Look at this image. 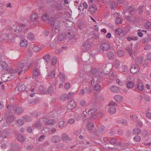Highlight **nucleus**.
I'll list each match as a JSON object with an SVG mask.
<instances>
[{
    "instance_id": "nucleus-8",
    "label": "nucleus",
    "mask_w": 151,
    "mask_h": 151,
    "mask_svg": "<svg viewBox=\"0 0 151 151\" xmlns=\"http://www.w3.org/2000/svg\"><path fill=\"white\" fill-rule=\"evenodd\" d=\"M60 138L58 135L53 136L51 139V141L53 143H57L60 142Z\"/></svg>"
},
{
    "instance_id": "nucleus-18",
    "label": "nucleus",
    "mask_w": 151,
    "mask_h": 151,
    "mask_svg": "<svg viewBox=\"0 0 151 151\" xmlns=\"http://www.w3.org/2000/svg\"><path fill=\"white\" fill-rule=\"evenodd\" d=\"M89 11L91 13H94L96 10V6L95 5H91L89 7Z\"/></svg>"
},
{
    "instance_id": "nucleus-17",
    "label": "nucleus",
    "mask_w": 151,
    "mask_h": 151,
    "mask_svg": "<svg viewBox=\"0 0 151 151\" xmlns=\"http://www.w3.org/2000/svg\"><path fill=\"white\" fill-rule=\"evenodd\" d=\"M7 66V63L4 61L0 62V70H2Z\"/></svg>"
},
{
    "instance_id": "nucleus-31",
    "label": "nucleus",
    "mask_w": 151,
    "mask_h": 151,
    "mask_svg": "<svg viewBox=\"0 0 151 151\" xmlns=\"http://www.w3.org/2000/svg\"><path fill=\"white\" fill-rule=\"evenodd\" d=\"M51 56L49 54L46 55L43 58V59L48 63L50 60Z\"/></svg>"
},
{
    "instance_id": "nucleus-24",
    "label": "nucleus",
    "mask_w": 151,
    "mask_h": 151,
    "mask_svg": "<svg viewBox=\"0 0 151 151\" xmlns=\"http://www.w3.org/2000/svg\"><path fill=\"white\" fill-rule=\"evenodd\" d=\"M9 135V132L6 131H3L2 132L1 136L3 138H6Z\"/></svg>"
},
{
    "instance_id": "nucleus-58",
    "label": "nucleus",
    "mask_w": 151,
    "mask_h": 151,
    "mask_svg": "<svg viewBox=\"0 0 151 151\" xmlns=\"http://www.w3.org/2000/svg\"><path fill=\"white\" fill-rule=\"evenodd\" d=\"M116 139L114 138H111L110 141V143L112 145H114L116 143Z\"/></svg>"
},
{
    "instance_id": "nucleus-15",
    "label": "nucleus",
    "mask_w": 151,
    "mask_h": 151,
    "mask_svg": "<svg viewBox=\"0 0 151 151\" xmlns=\"http://www.w3.org/2000/svg\"><path fill=\"white\" fill-rule=\"evenodd\" d=\"M121 62L119 60H116L114 61L113 66L116 68H118L120 65Z\"/></svg>"
},
{
    "instance_id": "nucleus-41",
    "label": "nucleus",
    "mask_w": 151,
    "mask_h": 151,
    "mask_svg": "<svg viewBox=\"0 0 151 151\" xmlns=\"http://www.w3.org/2000/svg\"><path fill=\"white\" fill-rule=\"evenodd\" d=\"M141 132L140 129L138 128L134 129L132 131L133 134H138Z\"/></svg>"
},
{
    "instance_id": "nucleus-57",
    "label": "nucleus",
    "mask_w": 151,
    "mask_h": 151,
    "mask_svg": "<svg viewBox=\"0 0 151 151\" xmlns=\"http://www.w3.org/2000/svg\"><path fill=\"white\" fill-rule=\"evenodd\" d=\"M67 98V95L66 94H64L62 95L60 97V99L61 101H64Z\"/></svg>"
},
{
    "instance_id": "nucleus-61",
    "label": "nucleus",
    "mask_w": 151,
    "mask_h": 151,
    "mask_svg": "<svg viewBox=\"0 0 151 151\" xmlns=\"http://www.w3.org/2000/svg\"><path fill=\"white\" fill-rule=\"evenodd\" d=\"M119 124H122L123 125H126L127 124V121L124 120H119L118 121Z\"/></svg>"
},
{
    "instance_id": "nucleus-50",
    "label": "nucleus",
    "mask_w": 151,
    "mask_h": 151,
    "mask_svg": "<svg viewBox=\"0 0 151 151\" xmlns=\"http://www.w3.org/2000/svg\"><path fill=\"white\" fill-rule=\"evenodd\" d=\"M49 17L48 14H43L42 16V18L43 21H45L47 20L48 19Z\"/></svg>"
},
{
    "instance_id": "nucleus-45",
    "label": "nucleus",
    "mask_w": 151,
    "mask_h": 151,
    "mask_svg": "<svg viewBox=\"0 0 151 151\" xmlns=\"http://www.w3.org/2000/svg\"><path fill=\"white\" fill-rule=\"evenodd\" d=\"M101 86L99 84H96L95 85L94 87V89L96 91H99L101 88Z\"/></svg>"
},
{
    "instance_id": "nucleus-59",
    "label": "nucleus",
    "mask_w": 151,
    "mask_h": 151,
    "mask_svg": "<svg viewBox=\"0 0 151 151\" xmlns=\"http://www.w3.org/2000/svg\"><path fill=\"white\" fill-rule=\"evenodd\" d=\"M60 30V26L58 25H57L55 26L54 31L55 33H58Z\"/></svg>"
},
{
    "instance_id": "nucleus-16",
    "label": "nucleus",
    "mask_w": 151,
    "mask_h": 151,
    "mask_svg": "<svg viewBox=\"0 0 151 151\" xmlns=\"http://www.w3.org/2000/svg\"><path fill=\"white\" fill-rule=\"evenodd\" d=\"M38 14L36 13H33L31 15L30 18L32 21H34L36 20L38 18Z\"/></svg>"
},
{
    "instance_id": "nucleus-9",
    "label": "nucleus",
    "mask_w": 151,
    "mask_h": 151,
    "mask_svg": "<svg viewBox=\"0 0 151 151\" xmlns=\"http://www.w3.org/2000/svg\"><path fill=\"white\" fill-rule=\"evenodd\" d=\"M109 45L106 43L102 44L101 46V48L104 50H107L110 49Z\"/></svg>"
},
{
    "instance_id": "nucleus-47",
    "label": "nucleus",
    "mask_w": 151,
    "mask_h": 151,
    "mask_svg": "<svg viewBox=\"0 0 151 151\" xmlns=\"http://www.w3.org/2000/svg\"><path fill=\"white\" fill-rule=\"evenodd\" d=\"M144 27L147 29H149L151 27V22H147L144 24Z\"/></svg>"
},
{
    "instance_id": "nucleus-56",
    "label": "nucleus",
    "mask_w": 151,
    "mask_h": 151,
    "mask_svg": "<svg viewBox=\"0 0 151 151\" xmlns=\"http://www.w3.org/2000/svg\"><path fill=\"white\" fill-rule=\"evenodd\" d=\"M123 21V19L120 17H118L116 19L115 21L116 23L118 24H120L122 23Z\"/></svg>"
},
{
    "instance_id": "nucleus-60",
    "label": "nucleus",
    "mask_w": 151,
    "mask_h": 151,
    "mask_svg": "<svg viewBox=\"0 0 151 151\" xmlns=\"http://www.w3.org/2000/svg\"><path fill=\"white\" fill-rule=\"evenodd\" d=\"M99 117L97 114H96L95 115L93 114L91 116V119L92 121L98 118Z\"/></svg>"
},
{
    "instance_id": "nucleus-38",
    "label": "nucleus",
    "mask_w": 151,
    "mask_h": 151,
    "mask_svg": "<svg viewBox=\"0 0 151 151\" xmlns=\"http://www.w3.org/2000/svg\"><path fill=\"white\" fill-rule=\"evenodd\" d=\"M144 86L143 84L142 83H139L137 85V88L140 91H142L144 88Z\"/></svg>"
},
{
    "instance_id": "nucleus-52",
    "label": "nucleus",
    "mask_w": 151,
    "mask_h": 151,
    "mask_svg": "<svg viewBox=\"0 0 151 151\" xmlns=\"http://www.w3.org/2000/svg\"><path fill=\"white\" fill-rule=\"evenodd\" d=\"M134 140L136 142H139L141 140L140 137L138 135H136L134 138Z\"/></svg>"
},
{
    "instance_id": "nucleus-26",
    "label": "nucleus",
    "mask_w": 151,
    "mask_h": 151,
    "mask_svg": "<svg viewBox=\"0 0 151 151\" xmlns=\"http://www.w3.org/2000/svg\"><path fill=\"white\" fill-rule=\"evenodd\" d=\"M136 62L137 64H141L143 60V58L142 57H139L136 59Z\"/></svg>"
},
{
    "instance_id": "nucleus-49",
    "label": "nucleus",
    "mask_w": 151,
    "mask_h": 151,
    "mask_svg": "<svg viewBox=\"0 0 151 151\" xmlns=\"http://www.w3.org/2000/svg\"><path fill=\"white\" fill-rule=\"evenodd\" d=\"M7 120L9 122H12L14 120V116L12 115H9L7 117Z\"/></svg>"
},
{
    "instance_id": "nucleus-29",
    "label": "nucleus",
    "mask_w": 151,
    "mask_h": 151,
    "mask_svg": "<svg viewBox=\"0 0 151 151\" xmlns=\"http://www.w3.org/2000/svg\"><path fill=\"white\" fill-rule=\"evenodd\" d=\"M40 74V70L38 69H35L33 71V76L35 77H38Z\"/></svg>"
},
{
    "instance_id": "nucleus-25",
    "label": "nucleus",
    "mask_w": 151,
    "mask_h": 151,
    "mask_svg": "<svg viewBox=\"0 0 151 151\" xmlns=\"http://www.w3.org/2000/svg\"><path fill=\"white\" fill-rule=\"evenodd\" d=\"M33 49L35 52H37L42 49L41 46L39 45H35L33 47Z\"/></svg>"
},
{
    "instance_id": "nucleus-42",
    "label": "nucleus",
    "mask_w": 151,
    "mask_h": 151,
    "mask_svg": "<svg viewBox=\"0 0 151 151\" xmlns=\"http://www.w3.org/2000/svg\"><path fill=\"white\" fill-rule=\"evenodd\" d=\"M117 5V4L116 2H112L110 4V8L114 9L115 8H116Z\"/></svg>"
},
{
    "instance_id": "nucleus-40",
    "label": "nucleus",
    "mask_w": 151,
    "mask_h": 151,
    "mask_svg": "<svg viewBox=\"0 0 151 151\" xmlns=\"http://www.w3.org/2000/svg\"><path fill=\"white\" fill-rule=\"evenodd\" d=\"M121 71L123 72H127L129 70V67L127 66L124 65L122 66Z\"/></svg>"
},
{
    "instance_id": "nucleus-5",
    "label": "nucleus",
    "mask_w": 151,
    "mask_h": 151,
    "mask_svg": "<svg viewBox=\"0 0 151 151\" xmlns=\"http://www.w3.org/2000/svg\"><path fill=\"white\" fill-rule=\"evenodd\" d=\"M139 68L137 64L133 65L130 69V72L133 74H134L139 72Z\"/></svg>"
},
{
    "instance_id": "nucleus-48",
    "label": "nucleus",
    "mask_w": 151,
    "mask_h": 151,
    "mask_svg": "<svg viewBox=\"0 0 151 151\" xmlns=\"http://www.w3.org/2000/svg\"><path fill=\"white\" fill-rule=\"evenodd\" d=\"M23 119L26 122H29L32 120L31 117L27 116H24Z\"/></svg>"
},
{
    "instance_id": "nucleus-10",
    "label": "nucleus",
    "mask_w": 151,
    "mask_h": 151,
    "mask_svg": "<svg viewBox=\"0 0 151 151\" xmlns=\"http://www.w3.org/2000/svg\"><path fill=\"white\" fill-rule=\"evenodd\" d=\"M90 45L89 44H88L86 42L84 43L83 46L81 47V48L84 52L88 51L90 48Z\"/></svg>"
},
{
    "instance_id": "nucleus-2",
    "label": "nucleus",
    "mask_w": 151,
    "mask_h": 151,
    "mask_svg": "<svg viewBox=\"0 0 151 151\" xmlns=\"http://www.w3.org/2000/svg\"><path fill=\"white\" fill-rule=\"evenodd\" d=\"M90 74L92 76H95L96 77L99 76L103 77L105 76V74L102 71H98L96 68L92 69L90 72Z\"/></svg>"
},
{
    "instance_id": "nucleus-13",
    "label": "nucleus",
    "mask_w": 151,
    "mask_h": 151,
    "mask_svg": "<svg viewBox=\"0 0 151 151\" xmlns=\"http://www.w3.org/2000/svg\"><path fill=\"white\" fill-rule=\"evenodd\" d=\"M110 89L111 92L114 93H117L120 91L119 88L115 86H111L110 87Z\"/></svg>"
},
{
    "instance_id": "nucleus-21",
    "label": "nucleus",
    "mask_w": 151,
    "mask_h": 151,
    "mask_svg": "<svg viewBox=\"0 0 151 151\" xmlns=\"http://www.w3.org/2000/svg\"><path fill=\"white\" fill-rule=\"evenodd\" d=\"M108 112L111 114H114L116 111V109L115 107L111 106L108 109Z\"/></svg>"
},
{
    "instance_id": "nucleus-51",
    "label": "nucleus",
    "mask_w": 151,
    "mask_h": 151,
    "mask_svg": "<svg viewBox=\"0 0 151 151\" xmlns=\"http://www.w3.org/2000/svg\"><path fill=\"white\" fill-rule=\"evenodd\" d=\"M57 61V58L54 57L52 58V61L51 63V65H54L56 63Z\"/></svg>"
},
{
    "instance_id": "nucleus-63",
    "label": "nucleus",
    "mask_w": 151,
    "mask_h": 151,
    "mask_svg": "<svg viewBox=\"0 0 151 151\" xmlns=\"http://www.w3.org/2000/svg\"><path fill=\"white\" fill-rule=\"evenodd\" d=\"M97 111V109H90L88 111V114H91L93 113L96 112Z\"/></svg>"
},
{
    "instance_id": "nucleus-62",
    "label": "nucleus",
    "mask_w": 151,
    "mask_h": 151,
    "mask_svg": "<svg viewBox=\"0 0 151 151\" xmlns=\"http://www.w3.org/2000/svg\"><path fill=\"white\" fill-rule=\"evenodd\" d=\"M17 123L19 126L22 125L24 124V122L21 119H18L17 120Z\"/></svg>"
},
{
    "instance_id": "nucleus-53",
    "label": "nucleus",
    "mask_w": 151,
    "mask_h": 151,
    "mask_svg": "<svg viewBox=\"0 0 151 151\" xmlns=\"http://www.w3.org/2000/svg\"><path fill=\"white\" fill-rule=\"evenodd\" d=\"M86 93H90L91 92L92 88L91 87H86L85 88Z\"/></svg>"
},
{
    "instance_id": "nucleus-4",
    "label": "nucleus",
    "mask_w": 151,
    "mask_h": 151,
    "mask_svg": "<svg viewBox=\"0 0 151 151\" xmlns=\"http://www.w3.org/2000/svg\"><path fill=\"white\" fill-rule=\"evenodd\" d=\"M40 93L41 94H45L47 93L51 94L54 92V90L52 86H50L47 89V92L46 91V89L44 88L43 86H40Z\"/></svg>"
},
{
    "instance_id": "nucleus-36",
    "label": "nucleus",
    "mask_w": 151,
    "mask_h": 151,
    "mask_svg": "<svg viewBox=\"0 0 151 151\" xmlns=\"http://www.w3.org/2000/svg\"><path fill=\"white\" fill-rule=\"evenodd\" d=\"M66 125L65 122L63 121H60L58 124V125L59 128L63 127Z\"/></svg>"
},
{
    "instance_id": "nucleus-37",
    "label": "nucleus",
    "mask_w": 151,
    "mask_h": 151,
    "mask_svg": "<svg viewBox=\"0 0 151 151\" xmlns=\"http://www.w3.org/2000/svg\"><path fill=\"white\" fill-rule=\"evenodd\" d=\"M124 55V51L121 50H118L117 51V55L119 57H122Z\"/></svg>"
},
{
    "instance_id": "nucleus-30",
    "label": "nucleus",
    "mask_w": 151,
    "mask_h": 151,
    "mask_svg": "<svg viewBox=\"0 0 151 151\" xmlns=\"http://www.w3.org/2000/svg\"><path fill=\"white\" fill-rule=\"evenodd\" d=\"M58 77L63 83L65 81V77L61 72H59Z\"/></svg>"
},
{
    "instance_id": "nucleus-43",
    "label": "nucleus",
    "mask_w": 151,
    "mask_h": 151,
    "mask_svg": "<svg viewBox=\"0 0 151 151\" xmlns=\"http://www.w3.org/2000/svg\"><path fill=\"white\" fill-rule=\"evenodd\" d=\"M49 23L52 25H54L55 24V20L54 18H50L48 19Z\"/></svg>"
},
{
    "instance_id": "nucleus-34",
    "label": "nucleus",
    "mask_w": 151,
    "mask_h": 151,
    "mask_svg": "<svg viewBox=\"0 0 151 151\" xmlns=\"http://www.w3.org/2000/svg\"><path fill=\"white\" fill-rule=\"evenodd\" d=\"M123 31L122 28H118L115 30V33L116 34L120 35L123 32Z\"/></svg>"
},
{
    "instance_id": "nucleus-14",
    "label": "nucleus",
    "mask_w": 151,
    "mask_h": 151,
    "mask_svg": "<svg viewBox=\"0 0 151 151\" xmlns=\"http://www.w3.org/2000/svg\"><path fill=\"white\" fill-rule=\"evenodd\" d=\"M56 123V121L53 119H51L45 122V124L48 125H54Z\"/></svg>"
},
{
    "instance_id": "nucleus-32",
    "label": "nucleus",
    "mask_w": 151,
    "mask_h": 151,
    "mask_svg": "<svg viewBox=\"0 0 151 151\" xmlns=\"http://www.w3.org/2000/svg\"><path fill=\"white\" fill-rule=\"evenodd\" d=\"M61 139L63 141H67L69 140V137L67 134H63L62 135Z\"/></svg>"
},
{
    "instance_id": "nucleus-28",
    "label": "nucleus",
    "mask_w": 151,
    "mask_h": 151,
    "mask_svg": "<svg viewBox=\"0 0 151 151\" xmlns=\"http://www.w3.org/2000/svg\"><path fill=\"white\" fill-rule=\"evenodd\" d=\"M74 36V35L72 32H68L66 35L67 38H68L69 40L73 38Z\"/></svg>"
},
{
    "instance_id": "nucleus-27",
    "label": "nucleus",
    "mask_w": 151,
    "mask_h": 151,
    "mask_svg": "<svg viewBox=\"0 0 151 151\" xmlns=\"http://www.w3.org/2000/svg\"><path fill=\"white\" fill-rule=\"evenodd\" d=\"M18 91L20 92L24 91L26 89V87L24 85H20L18 87Z\"/></svg>"
},
{
    "instance_id": "nucleus-39",
    "label": "nucleus",
    "mask_w": 151,
    "mask_h": 151,
    "mask_svg": "<svg viewBox=\"0 0 151 151\" xmlns=\"http://www.w3.org/2000/svg\"><path fill=\"white\" fill-rule=\"evenodd\" d=\"M65 38V34H62L61 35H58V40L61 41L63 40Z\"/></svg>"
},
{
    "instance_id": "nucleus-12",
    "label": "nucleus",
    "mask_w": 151,
    "mask_h": 151,
    "mask_svg": "<svg viewBox=\"0 0 151 151\" xmlns=\"http://www.w3.org/2000/svg\"><path fill=\"white\" fill-rule=\"evenodd\" d=\"M114 99L116 101L120 102L122 101L123 98L121 95H116L114 97Z\"/></svg>"
},
{
    "instance_id": "nucleus-64",
    "label": "nucleus",
    "mask_w": 151,
    "mask_h": 151,
    "mask_svg": "<svg viewBox=\"0 0 151 151\" xmlns=\"http://www.w3.org/2000/svg\"><path fill=\"white\" fill-rule=\"evenodd\" d=\"M45 137L44 135L41 136L38 139V141L39 142L43 141L45 139Z\"/></svg>"
},
{
    "instance_id": "nucleus-55",
    "label": "nucleus",
    "mask_w": 151,
    "mask_h": 151,
    "mask_svg": "<svg viewBox=\"0 0 151 151\" xmlns=\"http://www.w3.org/2000/svg\"><path fill=\"white\" fill-rule=\"evenodd\" d=\"M99 131L102 132L105 131L106 130L105 127L103 126H99L98 128Z\"/></svg>"
},
{
    "instance_id": "nucleus-33",
    "label": "nucleus",
    "mask_w": 151,
    "mask_h": 151,
    "mask_svg": "<svg viewBox=\"0 0 151 151\" xmlns=\"http://www.w3.org/2000/svg\"><path fill=\"white\" fill-rule=\"evenodd\" d=\"M27 37L28 39L30 41H33L35 40L34 36L32 33H29Z\"/></svg>"
},
{
    "instance_id": "nucleus-7",
    "label": "nucleus",
    "mask_w": 151,
    "mask_h": 151,
    "mask_svg": "<svg viewBox=\"0 0 151 151\" xmlns=\"http://www.w3.org/2000/svg\"><path fill=\"white\" fill-rule=\"evenodd\" d=\"M87 4L86 2L81 3L78 6V9L81 12L83 11L84 9H87Z\"/></svg>"
},
{
    "instance_id": "nucleus-11",
    "label": "nucleus",
    "mask_w": 151,
    "mask_h": 151,
    "mask_svg": "<svg viewBox=\"0 0 151 151\" xmlns=\"http://www.w3.org/2000/svg\"><path fill=\"white\" fill-rule=\"evenodd\" d=\"M125 19L128 21L130 22H134L136 21V18L134 16L129 17L126 16L125 17Z\"/></svg>"
},
{
    "instance_id": "nucleus-3",
    "label": "nucleus",
    "mask_w": 151,
    "mask_h": 151,
    "mask_svg": "<svg viewBox=\"0 0 151 151\" xmlns=\"http://www.w3.org/2000/svg\"><path fill=\"white\" fill-rule=\"evenodd\" d=\"M7 108H10V109L12 110H14L15 114H18L22 113L23 110L22 108L18 107L17 106H10L8 105L6 107Z\"/></svg>"
},
{
    "instance_id": "nucleus-46",
    "label": "nucleus",
    "mask_w": 151,
    "mask_h": 151,
    "mask_svg": "<svg viewBox=\"0 0 151 151\" xmlns=\"http://www.w3.org/2000/svg\"><path fill=\"white\" fill-rule=\"evenodd\" d=\"M17 139L20 142H22L24 139L23 136L20 134H18L17 135Z\"/></svg>"
},
{
    "instance_id": "nucleus-35",
    "label": "nucleus",
    "mask_w": 151,
    "mask_h": 151,
    "mask_svg": "<svg viewBox=\"0 0 151 151\" xmlns=\"http://www.w3.org/2000/svg\"><path fill=\"white\" fill-rule=\"evenodd\" d=\"M107 56L110 59H112L114 58V53L112 52H109L107 54Z\"/></svg>"
},
{
    "instance_id": "nucleus-23",
    "label": "nucleus",
    "mask_w": 151,
    "mask_h": 151,
    "mask_svg": "<svg viewBox=\"0 0 151 151\" xmlns=\"http://www.w3.org/2000/svg\"><path fill=\"white\" fill-rule=\"evenodd\" d=\"M20 44L21 47H26L27 45V42L25 39H23L21 41Z\"/></svg>"
},
{
    "instance_id": "nucleus-20",
    "label": "nucleus",
    "mask_w": 151,
    "mask_h": 151,
    "mask_svg": "<svg viewBox=\"0 0 151 151\" xmlns=\"http://www.w3.org/2000/svg\"><path fill=\"white\" fill-rule=\"evenodd\" d=\"M87 128L89 130H92L94 127L93 124L91 122L88 123L87 125Z\"/></svg>"
},
{
    "instance_id": "nucleus-6",
    "label": "nucleus",
    "mask_w": 151,
    "mask_h": 151,
    "mask_svg": "<svg viewBox=\"0 0 151 151\" xmlns=\"http://www.w3.org/2000/svg\"><path fill=\"white\" fill-rule=\"evenodd\" d=\"M76 106V104L73 100H71L67 106V110H72Z\"/></svg>"
},
{
    "instance_id": "nucleus-19",
    "label": "nucleus",
    "mask_w": 151,
    "mask_h": 151,
    "mask_svg": "<svg viewBox=\"0 0 151 151\" xmlns=\"http://www.w3.org/2000/svg\"><path fill=\"white\" fill-rule=\"evenodd\" d=\"M33 126L38 129H40L42 127V125L40 122L39 121L35 123Z\"/></svg>"
},
{
    "instance_id": "nucleus-22",
    "label": "nucleus",
    "mask_w": 151,
    "mask_h": 151,
    "mask_svg": "<svg viewBox=\"0 0 151 151\" xmlns=\"http://www.w3.org/2000/svg\"><path fill=\"white\" fill-rule=\"evenodd\" d=\"M55 70H52L50 72L48 73V76H47V78H48V77L52 78L55 77Z\"/></svg>"
},
{
    "instance_id": "nucleus-1",
    "label": "nucleus",
    "mask_w": 151,
    "mask_h": 151,
    "mask_svg": "<svg viewBox=\"0 0 151 151\" xmlns=\"http://www.w3.org/2000/svg\"><path fill=\"white\" fill-rule=\"evenodd\" d=\"M24 66H26L25 69H26V70L24 71V73H25L26 70L29 68V67L28 66H27L26 63H24L21 62H19L17 64V68L14 70L13 72L14 73H17L20 70L22 69Z\"/></svg>"
},
{
    "instance_id": "nucleus-44",
    "label": "nucleus",
    "mask_w": 151,
    "mask_h": 151,
    "mask_svg": "<svg viewBox=\"0 0 151 151\" xmlns=\"http://www.w3.org/2000/svg\"><path fill=\"white\" fill-rule=\"evenodd\" d=\"M134 86V83L131 81H129L127 83V87L129 88H131Z\"/></svg>"
},
{
    "instance_id": "nucleus-54",
    "label": "nucleus",
    "mask_w": 151,
    "mask_h": 151,
    "mask_svg": "<svg viewBox=\"0 0 151 151\" xmlns=\"http://www.w3.org/2000/svg\"><path fill=\"white\" fill-rule=\"evenodd\" d=\"M128 10L130 12V14H132L133 15L134 14V8L131 6H129L128 8Z\"/></svg>"
}]
</instances>
